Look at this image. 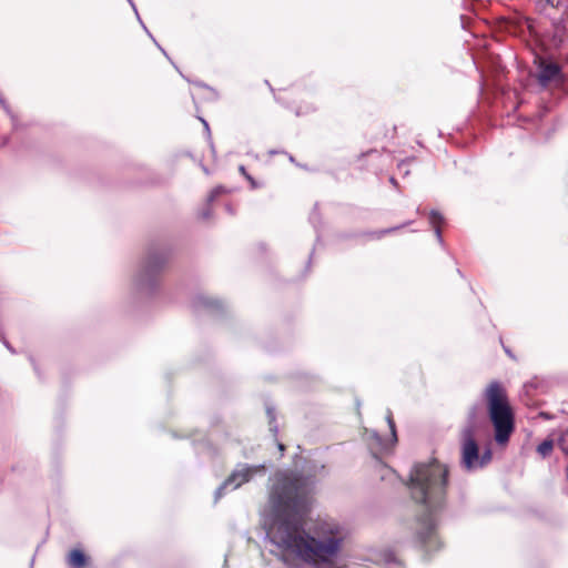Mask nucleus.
Masks as SVG:
<instances>
[{"label":"nucleus","instance_id":"1","mask_svg":"<svg viewBox=\"0 0 568 568\" xmlns=\"http://www.w3.org/2000/svg\"><path fill=\"white\" fill-rule=\"evenodd\" d=\"M336 551L337 548L335 544L318 545L314 539L298 532L285 544L284 557L286 560L294 561L300 559L305 562L325 567L334 562Z\"/></svg>","mask_w":568,"mask_h":568},{"label":"nucleus","instance_id":"2","mask_svg":"<svg viewBox=\"0 0 568 568\" xmlns=\"http://www.w3.org/2000/svg\"><path fill=\"white\" fill-rule=\"evenodd\" d=\"M490 418L496 430V440L505 443L513 432V414L506 400L504 390L497 385L487 389Z\"/></svg>","mask_w":568,"mask_h":568},{"label":"nucleus","instance_id":"3","mask_svg":"<svg viewBox=\"0 0 568 568\" xmlns=\"http://www.w3.org/2000/svg\"><path fill=\"white\" fill-rule=\"evenodd\" d=\"M445 475V468L440 465L434 464L417 468L412 480L415 487L422 493L424 486L442 483Z\"/></svg>","mask_w":568,"mask_h":568},{"label":"nucleus","instance_id":"4","mask_svg":"<svg viewBox=\"0 0 568 568\" xmlns=\"http://www.w3.org/2000/svg\"><path fill=\"white\" fill-rule=\"evenodd\" d=\"M464 463L468 468H475L484 465L490 459V455L478 456V448L471 438H467L463 446Z\"/></svg>","mask_w":568,"mask_h":568},{"label":"nucleus","instance_id":"5","mask_svg":"<svg viewBox=\"0 0 568 568\" xmlns=\"http://www.w3.org/2000/svg\"><path fill=\"white\" fill-rule=\"evenodd\" d=\"M557 73H558L557 65H555L552 63H546V62L540 63L539 77L541 80H544V81L551 80L556 77Z\"/></svg>","mask_w":568,"mask_h":568},{"label":"nucleus","instance_id":"6","mask_svg":"<svg viewBox=\"0 0 568 568\" xmlns=\"http://www.w3.org/2000/svg\"><path fill=\"white\" fill-rule=\"evenodd\" d=\"M69 564L73 568H81L87 564V558L82 551L72 550L69 555Z\"/></svg>","mask_w":568,"mask_h":568},{"label":"nucleus","instance_id":"7","mask_svg":"<svg viewBox=\"0 0 568 568\" xmlns=\"http://www.w3.org/2000/svg\"><path fill=\"white\" fill-rule=\"evenodd\" d=\"M551 449H552L551 442H544L542 444H540L538 446V453L541 454L542 456H546L547 454H549Z\"/></svg>","mask_w":568,"mask_h":568},{"label":"nucleus","instance_id":"8","mask_svg":"<svg viewBox=\"0 0 568 568\" xmlns=\"http://www.w3.org/2000/svg\"><path fill=\"white\" fill-rule=\"evenodd\" d=\"M560 445L562 449L568 453V430L561 436Z\"/></svg>","mask_w":568,"mask_h":568}]
</instances>
